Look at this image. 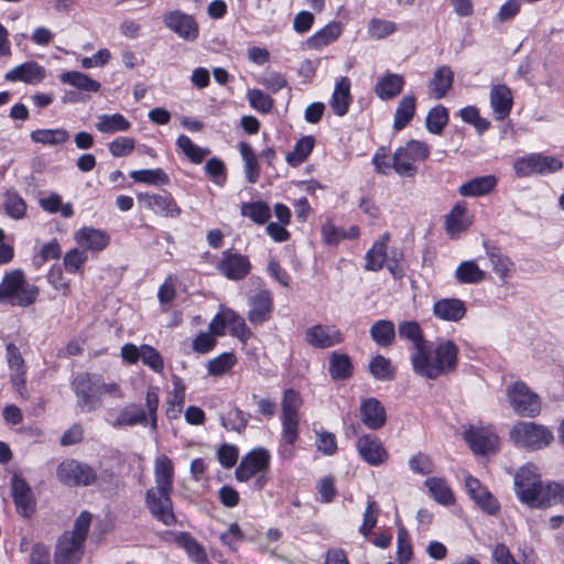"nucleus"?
I'll return each instance as SVG.
<instances>
[{
    "instance_id": "22",
    "label": "nucleus",
    "mask_w": 564,
    "mask_h": 564,
    "mask_svg": "<svg viewBox=\"0 0 564 564\" xmlns=\"http://www.w3.org/2000/svg\"><path fill=\"white\" fill-rule=\"evenodd\" d=\"M12 496L18 512L30 518L35 511V500L26 481L18 475L12 477Z\"/></svg>"
},
{
    "instance_id": "29",
    "label": "nucleus",
    "mask_w": 564,
    "mask_h": 564,
    "mask_svg": "<svg viewBox=\"0 0 564 564\" xmlns=\"http://www.w3.org/2000/svg\"><path fill=\"white\" fill-rule=\"evenodd\" d=\"M154 481L156 489L173 491L174 465L170 457L160 455L154 460Z\"/></svg>"
},
{
    "instance_id": "1",
    "label": "nucleus",
    "mask_w": 564,
    "mask_h": 564,
    "mask_svg": "<svg viewBox=\"0 0 564 564\" xmlns=\"http://www.w3.org/2000/svg\"><path fill=\"white\" fill-rule=\"evenodd\" d=\"M77 405L84 412H94L101 405L104 394L113 399H123L124 393L117 382H105L98 373L78 375L72 382Z\"/></svg>"
},
{
    "instance_id": "16",
    "label": "nucleus",
    "mask_w": 564,
    "mask_h": 564,
    "mask_svg": "<svg viewBox=\"0 0 564 564\" xmlns=\"http://www.w3.org/2000/svg\"><path fill=\"white\" fill-rule=\"evenodd\" d=\"M306 343L317 349H327L344 341L341 332L334 325L316 324L305 330Z\"/></svg>"
},
{
    "instance_id": "8",
    "label": "nucleus",
    "mask_w": 564,
    "mask_h": 564,
    "mask_svg": "<svg viewBox=\"0 0 564 564\" xmlns=\"http://www.w3.org/2000/svg\"><path fill=\"white\" fill-rule=\"evenodd\" d=\"M303 399L299 391L289 388L283 392L281 401L282 440L288 445H293L299 437L300 409Z\"/></svg>"
},
{
    "instance_id": "44",
    "label": "nucleus",
    "mask_w": 564,
    "mask_h": 564,
    "mask_svg": "<svg viewBox=\"0 0 564 564\" xmlns=\"http://www.w3.org/2000/svg\"><path fill=\"white\" fill-rule=\"evenodd\" d=\"M466 210L464 203H457L445 216V228L448 232L456 234L468 228L470 221L465 218Z\"/></svg>"
},
{
    "instance_id": "49",
    "label": "nucleus",
    "mask_w": 564,
    "mask_h": 564,
    "mask_svg": "<svg viewBox=\"0 0 564 564\" xmlns=\"http://www.w3.org/2000/svg\"><path fill=\"white\" fill-rule=\"evenodd\" d=\"M447 123L448 111L444 106L437 105L429 111L425 126L431 133L441 134Z\"/></svg>"
},
{
    "instance_id": "15",
    "label": "nucleus",
    "mask_w": 564,
    "mask_h": 564,
    "mask_svg": "<svg viewBox=\"0 0 564 564\" xmlns=\"http://www.w3.org/2000/svg\"><path fill=\"white\" fill-rule=\"evenodd\" d=\"M270 454L265 448L258 447L249 452L242 457L240 464L236 468L235 475L237 480L247 481L257 474L265 470L269 466Z\"/></svg>"
},
{
    "instance_id": "6",
    "label": "nucleus",
    "mask_w": 564,
    "mask_h": 564,
    "mask_svg": "<svg viewBox=\"0 0 564 564\" xmlns=\"http://www.w3.org/2000/svg\"><path fill=\"white\" fill-rule=\"evenodd\" d=\"M159 394L156 388L150 387L145 393V409L137 403L126 404L111 422L115 429L134 425H150L152 431L158 429Z\"/></svg>"
},
{
    "instance_id": "56",
    "label": "nucleus",
    "mask_w": 564,
    "mask_h": 564,
    "mask_svg": "<svg viewBox=\"0 0 564 564\" xmlns=\"http://www.w3.org/2000/svg\"><path fill=\"white\" fill-rule=\"evenodd\" d=\"M247 97L250 106L262 113H268L273 108V99L260 89L248 90Z\"/></svg>"
},
{
    "instance_id": "26",
    "label": "nucleus",
    "mask_w": 564,
    "mask_h": 564,
    "mask_svg": "<svg viewBox=\"0 0 564 564\" xmlns=\"http://www.w3.org/2000/svg\"><path fill=\"white\" fill-rule=\"evenodd\" d=\"M498 184V178L494 174L474 177L463 183L458 188V194L463 197H481L492 193Z\"/></svg>"
},
{
    "instance_id": "23",
    "label": "nucleus",
    "mask_w": 564,
    "mask_h": 564,
    "mask_svg": "<svg viewBox=\"0 0 564 564\" xmlns=\"http://www.w3.org/2000/svg\"><path fill=\"white\" fill-rule=\"evenodd\" d=\"M490 106L497 120L509 117L513 105L512 90L505 84L494 85L490 89Z\"/></svg>"
},
{
    "instance_id": "32",
    "label": "nucleus",
    "mask_w": 564,
    "mask_h": 564,
    "mask_svg": "<svg viewBox=\"0 0 564 564\" xmlns=\"http://www.w3.org/2000/svg\"><path fill=\"white\" fill-rule=\"evenodd\" d=\"M404 85V79L398 74H387L380 78L376 86L375 93L382 100H389L397 97Z\"/></svg>"
},
{
    "instance_id": "33",
    "label": "nucleus",
    "mask_w": 564,
    "mask_h": 564,
    "mask_svg": "<svg viewBox=\"0 0 564 564\" xmlns=\"http://www.w3.org/2000/svg\"><path fill=\"white\" fill-rule=\"evenodd\" d=\"M390 240V235L384 234L378 239L370 250L366 253L365 268L370 271H378L383 267L387 260V246Z\"/></svg>"
},
{
    "instance_id": "30",
    "label": "nucleus",
    "mask_w": 564,
    "mask_h": 564,
    "mask_svg": "<svg viewBox=\"0 0 564 564\" xmlns=\"http://www.w3.org/2000/svg\"><path fill=\"white\" fill-rule=\"evenodd\" d=\"M433 312L440 319L458 322L465 316L466 306L458 299H442L435 302Z\"/></svg>"
},
{
    "instance_id": "51",
    "label": "nucleus",
    "mask_w": 564,
    "mask_h": 564,
    "mask_svg": "<svg viewBox=\"0 0 564 564\" xmlns=\"http://www.w3.org/2000/svg\"><path fill=\"white\" fill-rule=\"evenodd\" d=\"M130 177L135 182L150 185H167L170 183L169 175L162 169L132 171Z\"/></svg>"
},
{
    "instance_id": "55",
    "label": "nucleus",
    "mask_w": 564,
    "mask_h": 564,
    "mask_svg": "<svg viewBox=\"0 0 564 564\" xmlns=\"http://www.w3.org/2000/svg\"><path fill=\"white\" fill-rule=\"evenodd\" d=\"M176 145L195 164L203 162L204 158L209 153L208 149L197 147L185 134L177 138Z\"/></svg>"
},
{
    "instance_id": "27",
    "label": "nucleus",
    "mask_w": 564,
    "mask_h": 564,
    "mask_svg": "<svg viewBox=\"0 0 564 564\" xmlns=\"http://www.w3.org/2000/svg\"><path fill=\"white\" fill-rule=\"evenodd\" d=\"M467 491L473 500L489 514H495L499 510L498 501L485 488L480 481L471 476L465 480Z\"/></svg>"
},
{
    "instance_id": "64",
    "label": "nucleus",
    "mask_w": 564,
    "mask_h": 564,
    "mask_svg": "<svg viewBox=\"0 0 564 564\" xmlns=\"http://www.w3.org/2000/svg\"><path fill=\"white\" fill-rule=\"evenodd\" d=\"M135 147V140L128 137H119L111 141L108 145L109 152L115 158L126 156L130 154Z\"/></svg>"
},
{
    "instance_id": "42",
    "label": "nucleus",
    "mask_w": 564,
    "mask_h": 564,
    "mask_svg": "<svg viewBox=\"0 0 564 564\" xmlns=\"http://www.w3.org/2000/svg\"><path fill=\"white\" fill-rule=\"evenodd\" d=\"M430 494L433 498L445 506L453 505L455 501L453 491L443 478L431 477L425 480Z\"/></svg>"
},
{
    "instance_id": "63",
    "label": "nucleus",
    "mask_w": 564,
    "mask_h": 564,
    "mask_svg": "<svg viewBox=\"0 0 564 564\" xmlns=\"http://www.w3.org/2000/svg\"><path fill=\"white\" fill-rule=\"evenodd\" d=\"M379 514V507L377 502L372 499L368 500L367 508L364 513V522L360 527V533L365 536L369 535L372 529L377 524V518Z\"/></svg>"
},
{
    "instance_id": "18",
    "label": "nucleus",
    "mask_w": 564,
    "mask_h": 564,
    "mask_svg": "<svg viewBox=\"0 0 564 564\" xmlns=\"http://www.w3.org/2000/svg\"><path fill=\"white\" fill-rule=\"evenodd\" d=\"M464 438L476 454L494 452L498 445V436L490 427L470 426L465 431Z\"/></svg>"
},
{
    "instance_id": "21",
    "label": "nucleus",
    "mask_w": 564,
    "mask_h": 564,
    "mask_svg": "<svg viewBox=\"0 0 564 564\" xmlns=\"http://www.w3.org/2000/svg\"><path fill=\"white\" fill-rule=\"evenodd\" d=\"M139 200L143 202L144 205L154 214L161 215L163 217L175 218L178 217L182 213L181 207L169 194H140Z\"/></svg>"
},
{
    "instance_id": "39",
    "label": "nucleus",
    "mask_w": 564,
    "mask_h": 564,
    "mask_svg": "<svg viewBox=\"0 0 564 564\" xmlns=\"http://www.w3.org/2000/svg\"><path fill=\"white\" fill-rule=\"evenodd\" d=\"M370 336L372 340L381 347H389L392 345L395 338L394 324L388 319L377 321L370 327Z\"/></svg>"
},
{
    "instance_id": "50",
    "label": "nucleus",
    "mask_w": 564,
    "mask_h": 564,
    "mask_svg": "<svg viewBox=\"0 0 564 564\" xmlns=\"http://www.w3.org/2000/svg\"><path fill=\"white\" fill-rule=\"evenodd\" d=\"M227 326L230 328V334L246 343L252 333L245 323V319L231 308H226Z\"/></svg>"
},
{
    "instance_id": "48",
    "label": "nucleus",
    "mask_w": 564,
    "mask_h": 564,
    "mask_svg": "<svg viewBox=\"0 0 564 564\" xmlns=\"http://www.w3.org/2000/svg\"><path fill=\"white\" fill-rule=\"evenodd\" d=\"M239 151L245 161V173L249 183L253 184L258 181L260 175V169L257 161V156L253 153L252 148L247 142L239 143Z\"/></svg>"
},
{
    "instance_id": "19",
    "label": "nucleus",
    "mask_w": 564,
    "mask_h": 564,
    "mask_svg": "<svg viewBox=\"0 0 564 564\" xmlns=\"http://www.w3.org/2000/svg\"><path fill=\"white\" fill-rule=\"evenodd\" d=\"M356 447L361 458L371 466L381 465L388 459V452L376 436H360L357 440Z\"/></svg>"
},
{
    "instance_id": "25",
    "label": "nucleus",
    "mask_w": 564,
    "mask_h": 564,
    "mask_svg": "<svg viewBox=\"0 0 564 564\" xmlns=\"http://www.w3.org/2000/svg\"><path fill=\"white\" fill-rule=\"evenodd\" d=\"M249 304L248 319L250 323L262 324L270 318L273 311V300L268 290L259 291L250 299Z\"/></svg>"
},
{
    "instance_id": "10",
    "label": "nucleus",
    "mask_w": 564,
    "mask_h": 564,
    "mask_svg": "<svg viewBox=\"0 0 564 564\" xmlns=\"http://www.w3.org/2000/svg\"><path fill=\"white\" fill-rule=\"evenodd\" d=\"M509 402L521 416L534 417L541 413L540 397L523 382H516L507 390Z\"/></svg>"
},
{
    "instance_id": "28",
    "label": "nucleus",
    "mask_w": 564,
    "mask_h": 564,
    "mask_svg": "<svg viewBox=\"0 0 564 564\" xmlns=\"http://www.w3.org/2000/svg\"><path fill=\"white\" fill-rule=\"evenodd\" d=\"M74 239L77 245L91 251H101L110 242V237L108 234L93 227L80 228L74 234Z\"/></svg>"
},
{
    "instance_id": "58",
    "label": "nucleus",
    "mask_w": 564,
    "mask_h": 564,
    "mask_svg": "<svg viewBox=\"0 0 564 564\" xmlns=\"http://www.w3.org/2000/svg\"><path fill=\"white\" fill-rule=\"evenodd\" d=\"M140 359L145 366L151 368L153 371L158 373H161L163 371V358L154 347L150 345H142Z\"/></svg>"
},
{
    "instance_id": "47",
    "label": "nucleus",
    "mask_w": 564,
    "mask_h": 564,
    "mask_svg": "<svg viewBox=\"0 0 564 564\" xmlns=\"http://www.w3.org/2000/svg\"><path fill=\"white\" fill-rule=\"evenodd\" d=\"M315 140L313 137L307 135L300 139L294 145L293 150L288 153L285 160L291 166H297L303 163L314 148Z\"/></svg>"
},
{
    "instance_id": "11",
    "label": "nucleus",
    "mask_w": 564,
    "mask_h": 564,
    "mask_svg": "<svg viewBox=\"0 0 564 564\" xmlns=\"http://www.w3.org/2000/svg\"><path fill=\"white\" fill-rule=\"evenodd\" d=\"M57 478L66 486H89L97 479L93 467L76 459H65L57 467Z\"/></svg>"
},
{
    "instance_id": "38",
    "label": "nucleus",
    "mask_w": 564,
    "mask_h": 564,
    "mask_svg": "<svg viewBox=\"0 0 564 564\" xmlns=\"http://www.w3.org/2000/svg\"><path fill=\"white\" fill-rule=\"evenodd\" d=\"M175 542L183 547L187 555L196 563L204 564L207 562V553L202 544L187 532H181L175 536Z\"/></svg>"
},
{
    "instance_id": "53",
    "label": "nucleus",
    "mask_w": 564,
    "mask_h": 564,
    "mask_svg": "<svg viewBox=\"0 0 564 564\" xmlns=\"http://www.w3.org/2000/svg\"><path fill=\"white\" fill-rule=\"evenodd\" d=\"M4 210L8 216L14 219H21L25 216L26 204L24 199L14 191H8L4 194Z\"/></svg>"
},
{
    "instance_id": "4",
    "label": "nucleus",
    "mask_w": 564,
    "mask_h": 564,
    "mask_svg": "<svg viewBox=\"0 0 564 564\" xmlns=\"http://www.w3.org/2000/svg\"><path fill=\"white\" fill-rule=\"evenodd\" d=\"M91 518L88 511L80 512L74 522L73 530L65 532L59 538L55 551V564H77L79 562Z\"/></svg>"
},
{
    "instance_id": "62",
    "label": "nucleus",
    "mask_w": 564,
    "mask_h": 564,
    "mask_svg": "<svg viewBox=\"0 0 564 564\" xmlns=\"http://www.w3.org/2000/svg\"><path fill=\"white\" fill-rule=\"evenodd\" d=\"M488 257L495 272L502 279L507 278L513 265L510 259L495 248L488 251Z\"/></svg>"
},
{
    "instance_id": "17",
    "label": "nucleus",
    "mask_w": 564,
    "mask_h": 564,
    "mask_svg": "<svg viewBox=\"0 0 564 564\" xmlns=\"http://www.w3.org/2000/svg\"><path fill=\"white\" fill-rule=\"evenodd\" d=\"M217 269L227 279L240 281L250 273L251 263L245 254L225 251Z\"/></svg>"
},
{
    "instance_id": "37",
    "label": "nucleus",
    "mask_w": 564,
    "mask_h": 564,
    "mask_svg": "<svg viewBox=\"0 0 564 564\" xmlns=\"http://www.w3.org/2000/svg\"><path fill=\"white\" fill-rule=\"evenodd\" d=\"M131 128V122L121 113L100 115L97 118L96 129L101 133L124 132Z\"/></svg>"
},
{
    "instance_id": "61",
    "label": "nucleus",
    "mask_w": 564,
    "mask_h": 564,
    "mask_svg": "<svg viewBox=\"0 0 564 564\" xmlns=\"http://www.w3.org/2000/svg\"><path fill=\"white\" fill-rule=\"evenodd\" d=\"M460 118L466 123L473 124L479 132L486 131L490 123L487 119L481 118L479 110L475 106H467L460 110Z\"/></svg>"
},
{
    "instance_id": "3",
    "label": "nucleus",
    "mask_w": 564,
    "mask_h": 564,
    "mask_svg": "<svg viewBox=\"0 0 564 564\" xmlns=\"http://www.w3.org/2000/svg\"><path fill=\"white\" fill-rule=\"evenodd\" d=\"M516 494L519 499L532 508L552 505V491L560 492L561 484L543 485L540 475L532 467H522L514 477Z\"/></svg>"
},
{
    "instance_id": "13",
    "label": "nucleus",
    "mask_w": 564,
    "mask_h": 564,
    "mask_svg": "<svg viewBox=\"0 0 564 564\" xmlns=\"http://www.w3.org/2000/svg\"><path fill=\"white\" fill-rule=\"evenodd\" d=\"M562 166V161L557 158L539 153L522 156L513 164V169L519 177H525L531 174L553 173L561 170Z\"/></svg>"
},
{
    "instance_id": "24",
    "label": "nucleus",
    "mask_w": 564,
    "mask_h": 564,
    "mask_svg": "<svg viewBox=\"0 0 564 564\" xmlns=\"http://www.w3.org/2000/svg\"><path fill=\"white\" fill-rule=\"evenodd\" d=\"M46 75L43 66L36 62H25L12 68L4 75L7 82H23L25 84L35 85L41 83Z\"/></svg>"
},
{
    "instance_id": "20",
    "label": "nucleus",
    "mask_w": 564,
    "mask_h": 564,
    "mask_svg": "<svg viewBox=\"0 0 564 564\" xmlns=\"http://www.w3.org/2000/svg\"><path fill=\"white\" fill-rule=\"evenodd\" d=\"M360 420L369 430L381 429L387 421L386 409L376 398L362 399L359 406Z\"/></svg>"
},
{
    "instance_id": "2",
    "label": "nucleus",
    "mask_w": 564,
    "mask_h": 564,
    "mask_svg": "<svg viewBox=\"0 0 564 564\" xmlns=\"http://www.w3.org/2000/svg\"><path fill=\"white\" fill-rule=\"evenodd\" d=\"M458 347L452 341L440 343L430 355L425 348L423 352L413 354L411 364L419 376L426 379H436L442 375L455 370L457 365Z\"/></svg>"
},
{
    "instance_id": "36",
    "label": "nucleus",
    "mask_w": 564,
    "mask_h": 564,
    "mask_svg": "<svg viewBox=\"0 0 564 564\" xmlns=\"http://www.w3.org/2000/svg\"><path fill=\"white\" fill-rule=\"evenodd\" d=\"M416 109L415 97L404 96L398 104L394 113L393 129L400 131L405 128L409 122L413 119Z\"/></svg>"
},
{
    "instance_id": "9",
    "label": "nucleus",
    "mask_w": 564,
    "mask_h": 564,
    "mask_svg": "<svg viewBox=\"0 0 564 564\" xmlns=\"http://www.w3.org/2000/svg\"><path fill=\"white\" fill-rule=\"evenodd\" d=\"M509 436L517 446L533 451L547 446L554 438L544 425L527 421L516 423Z\"/></svg>"
},
{
    "instance_id": "60",
    "label": "nucleus",
    "mask_w": 564,
    "mask_h": 564,
    "mask_svg": "<svg viewBox=\"0 0 564 564\" xmlns=\"http://www.w3.org/2000/svg\"><path fill=\"white\" fill-rule=\"evenodd\" d=\"M412 544L410 540V535L405 528L400 527L398 529V538H397V555L399 562L406 563L412 557Z\"/></svg>"
},
{
    "instance_id": "34",
    "label": "nucleus",
    "mask_w": 564,
    "mask_h": 564,
    "mask_svg": "<svg viewBox=\"0 0 564 564\" xmlns=\"http://www.w3.org/2000/svg\"><path fill=\"white\" fill-rule=\"evenodd\" d=\"M398 334L401 338L412 341L414 354L423 352L426 348L423 330L415 321H404L398 326Z\"/></svg>"
},
{
    "instance_id": "54",
    "label": "nucleus",
    "mask_w": 564,
    "mask_h": 564,
    "mask_svg": "<svg viewBox=\"0 0 564 564\" xmlns=\"http://www.w3.org/2000/svg\"><path fill=\"white\" fill-rule=\"evenodd\" d=\"M455 274L460 283H478L485 279V272L474 261L462 262Z\"/></svg>"
},
{
    "instance_id": "43",
    "label": "nucleus",
    "mask_w": 564,
    "mask_h": 564,
    "mask_svg": "<svg viewBox=\"0 0 564 564\" xmlns=\"http://www.w3.org/2000/svg\"><path fill=\"white\" fill-rule=\"evenodd\" d=\"M243 217L250 218L258 225H264L271 217V208L265 202L243 203L240 207Z\"/></svg>"
},
{
    "instance_id": "57",
    "label": "nucleus",
    "mask_w": 564,
    "mask_h": 564,
    "mask_svg": "<svg viewBox=\"0 0 564 564\" xmlns=\"http://www.w3.org/2000/svg\"><path fill=\"white\" fill-rule=\"evenodd\" d=\"M236 364L234 354H223L207 364L208 372L213 376H221L228 372Z\"/></svg>"
},
{
    "instance_id": "14",
    "label": "nucleus",
    "mask_w": 564,
    "mask_h": 564,
    "mask_svg": "<svg viewBox=\"0 0 564 564\" xmlns=\"http://www.w3.org/2000/svg\"><path fill=\"white\" fill-rule=\"evenodd\" d=\"M164 25L185 41H195L199 34L195 18L181 10L169 11L162 17Z\"/></svg>"
},
{
    "instance_id": "12",
    "label": "nucleus",
    "mask_w": 564,
    "mask_h": 564,
    "mask_svg": "<svg viewBox=\"0 0 564 564\" xmlns=\"http://www.w3.org/2000/svg\"><path fill=\"white\" fill-rule=\"evenodd\" d=\"M172 491L150 488L145 491V506L150 513L165 525L176 523V517L173 511V502L171 499Z\"/></svg>"
},
{
    "instance_id": "40",
    "label": "nucleus",
    "mask_w": 564,
    "mask_h": 564,
    "mask_svg": "<svg viewBox=\"0 0 564 564\" xmlns=\"http://www.w3.org/2000/svg\"><path fill=\"white\" fill-rule=\"evenodd\" d=\"M31 140L43 145H58L69 140V133L63 128L39 129L31 132Z\"/></svg>"
},
{
    "instance_id": "5",
    "label": "nucleus",
    "mask_w": 564,
    "mask_h": 564,
    "mask_svg": "<svg viewBox=\"0 0 564 564\" xmlns=\"http://www.w3.org/2000/svg\"><path fill=\"white\" fill-rule=\"evenodd\" d=\"M39 293V288L29 283L20 269L7 272L0 283L1 304L28 307L35 303Z\"/></svg>"
},
{
    "instance_id": "52",
    "label": "nucleus",
    "mask_w": 564,
    "mask_h": 564,
    "mask_svg": "<svg viewBox=\"0 0 564 564\" xmlns=\"http://www.w3.org/2000/svg\"><path fill=\"white\" fill-rule=\"evenodd\" d=\"M369 371L377 380L388 381L394 378L395 371L390 359L377 355L369 362Z\"/></svg>"
},
{
    "instance_id": "7",
    "label": "nucleus",
    "mask_w": 564,
    "mask_h": 564,
    "mask_svg": "<svg viewBox=\"0 0 564 564\" xmlns=\"http://www.w3.org/2000/svg\"><path fill=\"white\" fill-rule=\"evenodd\" d=\"M430 156V145L420 140H409L395 149L392 156V169L404 177H413L417 173V164Z\"/></svg>"
},
{
    "instance_id": "45",
    "label": "nucleus",
    "mask_w": 564,
    "mask_h": 564,
    "mask_svg": "<svg viewBox=\"0 0 564 564\" xmlns=\"http://www.w3.org/2000/svg\"><path fill=\"white\" fill-rule=\"evenodd\" d=\"M352 365L348 355L333 352L329 358V375L334 380H344L351 376Z\"/></svg>"
},
{
    "instance_id": "31",
    "label": "nucleus",
    "mask_w": 564,
    "mask_h": 564,
    "mask_svg": "<svg viewBox=\"0 0 564 564\" xmlns=\"http://www.w3.org/2000/svg\"><path fill=\"white\" fill-rule=\"evenodd\" d=\"M454 73L448 66L438 67L429 83V90L433 98L441 99L452 88Z\"/></svg>"
},
{
    "instance_id": "59",
    "label": "nucleus",
    "mask_w": 564,
    "mask_h": 564,
    "mask_svg": "<svg viewBox=\"0 0 564 564\" xmlns=\"http://www.w3.org/2000/svg\"><path fill=\"white\" fill-rule=\"evenodd\" d=\"M185 400V387L177 380L174 383V390L172 397L167 401L166 414L169 417H176L181 412Z\"/></svg>"
},
{
    "instance_id": "41",
    "label": "nucleus",
    "mask_w": 564,
    "mask_h": 564,
    "mask_svg": "<svg viewBox=\"0 0 564 564\" xmlns=\"http://www.w3.org/2000/svg\"><path fill=\"white\" fill-rule=\"evenodd\" d=\"M64 84L70 85L84 91L97 93L100 89V83L82 72H65L61 75Z\"/></svg>"
},
{
    "instance_id": "35",
    "label": "nucleus",
    "mask_w": 564,
    "mask_h": 564,
    "mask_svg": "<svg viewBox=\"0 0 564 564\" xmlns=\"http://www.w3.org/2000/svg\"><path fill=\"white\" fill-rule=\"evenodd\" d=\"M350 97V82L347 77H341L335 86L330 106L337 116H344L349 107Z\"/></svg>"
},
{
    "instance_id": "46",
    "label": "nucleus",
    "mask_w": 564,
    "mask_h": 564,
    "mask_svg": "<svg viewBox=\"0 0 564 564\" xmlns=\"http://www.w3.org/2000/svg\"><path fill=\"white\" fill-rule=\"evenodd\" d=\"M340 25L336 22L327 24L314 35L308 37L307 45L311 48H321L335 41L340 35Z\"/></svg>"
}]
</instances>
